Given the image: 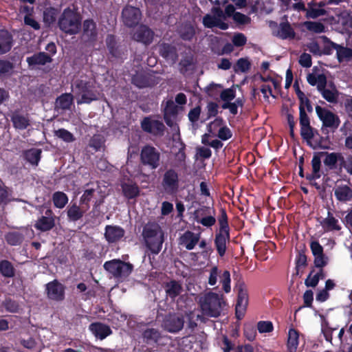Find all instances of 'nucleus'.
Returning <instances> with one entry per match:
<instances>
[{
	"mask_svg": "<svg viewBox=\"0 0 352 352\" xmlns=\"http://www.w3.org/2000/svg\"><path fill=\"white\" fill-rule=\"evenodd\" d=\"M146 248L153 254H158L164 241V232L156 221H148L142 227L141 234Z\"/></svg>",
	"mask_w": 352,
	"mask_h": 352,
	"instance_id": "nucleus-1",
	"label": "nucleus"
},
{
	"mask_svg": "<svg viewBox=\"0 0 352 352\" xmlns=\"http://www.w3.org/2000/svg\"><path fill=\"white\" fill-rule=\"evenodd\" d=\"M58 26L67 34H77L82 27V16L76 9L67 7L63 10L60 16Z\"/></svg>",
	"mask_w": 352,
	"mask_h": 352,
	"instance_id": "nucleus-2",
	"label": "nucleus"
},
{
	"mask_svg": "<svg viewBox=\"0 0 352 352\" xmlns=\"http://www.w3.org/2000/svg\"><path fill=\"white\" fill-rule=\"evenodd\" d=\"M202 313L209 317L220 316L223 305H225L223 295L210 292L199 300Z\"/></svg>",
	"mask_w": 352,
	"mask_h": 352,
	"instance_id": "nucleus-3",
	"label": "nucleus"
},
{
	"mask_svg": "<svg viewBox=\"0 0 352 352\" xmlns=\"http://www.w3.org/2000/svg\"><path fill=\"white\" fill-rule=\"evenodd\" d=\"M316 112L318 118L322 123L321 131L322 134L327 135V137H328L329 133V129L331 132L334 133L339 127L341 121L338 115L319 105L316 107Z\"/></svg>",
	"mask_w": 352,
	"mask_h": 352,
	"instance_id": "nucleus-4",
	"label": "nucleus"
},
{
	"mask_svg": "<svg viewBox=\"0 0 352 352\" xmlns=\"http://www.w3.org/2000/svg\"><path fill=\"white\" fill-rule=\"evenodd\" d=\"M104 269L116 278H126L133 270V265L120 259H112L106 261Z\"/></svg>",
	"mask_w": 352,
	"mask_h": 352,
	"instance_id": "nucleus-5",
	"label": "nucleus"
},
{
	"mask_svg": "<svg viewBox=\"0 0 352 352\" xmlns=\"http://www.w3.org/2000/svg\"><path fill=\"white\" fill-rule=\"evenodd\" d=\"M140 162L142 165L155 170L160 165V153L153 146L146 144L140 151Z\"/></svg>",
	"mask_w": 352,
	"mask_h": 352,
	"instance_id": "nucleus-6",
	"label": "nucleus"
},
{
	"mask_svg": "<svg viewBox=\"0 0 352 352\" xmlns=\"http://www.w3.org/2000/svg\"><path fill=\"white\" fill-rule=\"evenodd\" d=\"M161 186L163 191L170 195H175L179 188V173L174 168H168L162 175Z\"/></svg>",
	"mask_w": 352,
	"mask_h": 352,
	"instance_id": "nucleus-7",
	"label": "nucleus"
},
{
	"mask_svg": "<svg viewBox=\"0 0 352 352\" xmlns=\"http://www.w3.org/2000/svg\"><path fill=\"white\" fill-rule=\"evenodd\" d=\"M236 288L237 289V300L235 307V315L238 320H241L244 316L248 305V292L244 282H239Z\"/></svg>",
	"mask_w": 352,
	"mask_h": 352,
	"instance_id": "nucleus-8",
	"label": "nucleus"
},
{
	"mask_svg": "<svg viewBox=\"0 0 352 352\" xmlns=\"http://www.w3.org/2000/svg\"><path fill=\"white\" fill-rule=\"evenodd\" d=\"M219 276L220 282L222 284L223 289L226 293L230 292V273L228 270H224L222 273L219 270L217 266H214L210 271V275L208 278V284L211 286H214L217 283V278Z\"/></svg>",
	"mask_w": 352,
	"mask_h": 352,
	"instance_id": "nucleus-9",
	"label": "nucleus"
},
{
	"mask_svg": "<svg viewBox=\"0 0 352 352\" xmlns=\"http://www.w3.org/2000/svg\"><path fill=\"white\" fill-rule=\"evenodd\" d=\"M45 294L47 298L56 302H61L65 298L66 287L54 279L45 285Z\"/></svg>",
	"mask_w": 352,
	"mask_h": 352,
	"instance_id": "nucleus-10",
	"label": "nucleus"
},
{
	"mask_svg": "<svg viewBox=\"0 0 352 352\" xmlns=\"http://www.w3.org/2000/svg\"><path fill=\"white\" fill-rule=\"evenodd\" d=\"M75 88L81 94L80 101L78 103L90 104L92 101L98 100L97 95L91 89L90 82L78 79L74 82Z\"/></svg>",
	"mask_w": 352,
	"mask_h": 352,
	"instance_id": "nucleus-11",
	"label": "nucleus"
},
{
	"mask_svg": "<svg viewBox=\"0 0 352 352\" xmlns=\"http://www.w3.org/2000/svg\"><path fill=\"white\" fill-rule=\"evenodd\" d=\"M122 19L125 26L135 27L142 19V12L137 7L127 5L122 10Z\"/></svg>",
	"mask_w": 352,
	"mask_h": 352,
	"instance_id": "nucleus-12",
	"label": "nucleus"
},
{
	"mask_svg": "<svg viewBox=\"0 0 352 352\" xmlns=\"http://www.w3.org/2000/svg\"><path fill=\"white\" fill-rule=\"evenodd\" d=\"M58 217L51 208L45 211L44 215H41L36 221L34 226L36 230L42 232L52 230L56 226V220Z\"/></svg>",
	"mask_w": 352,
	"mask_h": 352,
	"instance_id": "nucleus-13",
	"label": "nucleus"
},
{
	"mask_svg": "<svg viewBox=\"0 0 352 352\" xmlns=\"http://www.w3.org/2000/svg\"><path fill=\"white\" fill-rule=\"evenodd\" d=\"M140 126L143 131L156 136L163 135L166 129L162 121L152 119L151 116L144 117L140 122Z\"/></svg>",
	"mask_w": 352,
	"mask_h": 352,
	"instance_id": "nucleus-14",
	"label": "nucleus"
},
{
	"mask_svg": "<svg viewBox=\"0 0 352 352\" xmlns=\"http://www.w3.org/2000/svg\"><path fill=\"white\" fill-rule=\"evenodd\" d=\"M184 324V319L182 316L175 313H170L165 316L162 326L168 332L175 333L181 331Z\"/></svg>",
	"mask_w": 352,
	"mask_h": 352,
	"instance_id": "nucleus-15",
	"label": "nucleus"
},
{
	"mask_svg": "<svg viewBox=\"0 0 352 352\" xmlns=\"http://www.w3.org/2000/svg\"><path fill=\"white\" fill-rule=\"evenodd\" d=\"M132 83L138 88L150 87L157 84L154 75L146 72H137L131 78Z\"/></svg>",
	"mask_w": 352,
	"mask_h": 352,
	"instance_id": "nucleus-16",
	"label": "nucleus"
},
{
	"mask_svg": "<svg viewBox=\"0 0 352 352\" xmlns=\"http://www.w3.org/2000/svg\"><path fill=\"white\" fill-rule=\"evenodd\" d=\"M155 33L146 25L142 24L133 34V40L145 45H149L153 41Z\"/></svg>",
	"mask_w": 352,
	"mask_h": 352,
	"instance_id": "nucleus-17",
	"label": "nucleus"
},
{
	"mask_svg": "<svg viewBox=\"0 0 352 352\" xmlns=\"http://www.w3.org/2000/svg\"><path fill=\"white\" fill-rule=\"evenodd\" d=\"M229 231H217L215 233L214 244L219 257H223L227 251V244L230 243Z\"/></svg>",
	"mask_w": 352,
	"mask_h": 352,
	"instance_id": "nucleus-18",
	"label": "nucleus"
},
{
	"mask_svg": "<svg viewBox=\"0 0 352 352\" xmlns=\"http://www.w3.org/2000/svg\"><path fill=\"white\" fill-rule=\"evenodd\" d=\"M179 107H178L172 100H168L163 109V117L166 124L169 127H173L179 113Z\"/></svg>",
	"mask_w": 352,
	"mask_h": 352,
	"instance_id": "nucleus-19",
	"label": "nucleus"
},
{
	"mask_svg": "<svg viewBox=\"0 0 352 352\" xmlns=\"http://www.w3.org/2000/svg\"><path fill=\"white\" fill-rule=\"evenodd\" d=\"M10 118L13 127L16 130H25L30 126L28 115L23 113L19 109L12 111Z\"/></svg>",
	"mask_w": 352,
	"mask_h": 352,
	"instance_id": "nucleus-20",
	"label": "nucleus"
},
{
	"mask_svg": "<svg viewBox=\"0 0 352 352\" xmlns=\"http://www.w3.org/2000/svg\"><path fill=\"white\" fill-rule=\"evenodd\" d=\"M319 154H320L322 157H324L323 163L324 166L328 167L330 170L336 168L338 162H339V166L340 167L341 162L343 161V155L342 153L320 151Z\"/></svg>",
	"mask_w": 352,
	"mask_h": 352,
	"instance_id": "nucleus-21",
	"label": "nucleus"
},
{
	"mask_svg": "<svg viewBox=\"0 0 352 352\" xmlns=\"http://www.w3.org/2000/svg\"><path fill=\"white\" fill-rule=\"evenodd\" d=\"M124 234V230L119 226L107 225L105 227L104 238L109 243L119 241Z\"/></svg>",
	"mask_w": 352,
	"mask_h": 352,
	"instance_id": "nucleus-22",
	"label": "nucleus"
},
{
	"mask_svg": "<svg viewBox=\"0 0 352 352\" xmlns=\"http://www.w3.org/2000/svg\"><path fill=\"white\" fill-rule=\"evenodd\" d=\"M52 61L51 56L43 52L35 53L32 56L26 58V62L30 69H34L37 65H45L47 63H52Z\"/></svg>",
	"mask_w": 352,
	"mask_h": 352,
	"instance_id": "nucleus-23",
	"label": "nucleus"
},
{
	"mask_svg": "<svg viewBox=\"0 0 352 352\" xmlns=\"http://www.w3.org/2000/svg\"><path fill=\"white\" fill-rule=\"evenodd\" d=\"M164 288L167 297H169L173 301L181 294L183 291L182 284L178 280H170L164 283Z\"/></svg>",
	"mask_w": 352,
	"mask_h": 352,
	"instance_id": "nucleus-24",
	"label": "nucleus"
},
{
	"mask_svg": "<svg viewBox=\"0 0 352 352\" xmlns=\"http://www.w3.org/2000/svg\"><path fill=\"white\" fill-rule=\"evenodd\" d=\"M89 329L100 340H104L112 333L109 326L98 322L91 323Z\"/></svg>",
	"mask_w": 352,
	"mask_h": 352,
	"instance_id": "nucleus-25",
	"label": "nucleus"
},
{
	"mask_svg": "<svg viewBox=\"0 0 352 352\" xmlns=\"http://www.w3.org/2000/svg\"><path fill=\"white\" fill-rule=\"evenodd\" d=\"M160 55L164 59L175 63L178 58L177 50L175 46L163 43L159 46Z\"/></svg>",
	"mask_w": 352,
	"mask_h": 352,
	"instance_id": "nucleus-26",
	"label": "nucleus"
},
{
	"mask_svg": "<svg viewBox=\"0 0 352 352\" xmlns=\"http://www.w3.org/2000/svg\"><path fill=\"white\" fill-rule=\"evenodd\" d=\"M327 84L322 85V82H321L320 85V88L318 91L327 102L330 103H337L339 97V91L333 83L331 85V89H327Z\"/></svg>",
	"mask_w": 352,
	"mask_h": 352,
	"instance_id": "nucleus-27",
	"label": "nucleus"
},
{
	"mask_svg": "<svg viewBox=\"0 0 352 352\" xmlns=\"http://www.w3.org/2000/svg\"><path fill=\"white\" fill-rule=\"evenodd\" d=\"M13 45V36L8 30H0V54L10 52Z\"/></svg>",
	"mask_w": 352,
	"mask_h": 352,
	"instance_id": "nucleus-28",
	"label": "nucleus"
},
{
	"mask_svg": "<svg viewBox=\"0 0 352 352\" xmlns=\"http://www.w3.org/2000/svg\"><path fill=\"white\" fill-rule=\"evenodd\" d=\"M320 224L324 232L339 231L341 230L338 220L333 217V214L329 210L327 212V217L322 219L320 221Z\"/></svg>",
	"mask_w": 352,
	"mask_h": 352,
	"instance_id": "nucleus-29",
	"label": "nucleus"
},
{
	"mask_svg": "<svg viewBox=\"0 0 352 352\" xmlns=\"http://www.w3.org/2000/svg\"><path fill=\"white\" fill-rule=\"evenodd\" d=\"M199 241V235L187 230L180 237V243L188 250H192Z\"/></svg>",
	"mask_w": 352,
	"mask_h": 352,
	"instance_id": "nucleus-30",
	"label": "nucleus"
},
{
	"mask_svg": "<svg viewBox=\"0 0 352 352\" xmlns=\"http://www.w3.org/2000/svg\"><path fill=\"white\" fill-rule=\"evenodd\" d=\"M321 158L322 156L319 154V152L314 153L311 160L312 173L306 175L307 180L312 181L319 179L321 177Z\"/></svg>",
	"mask_w": 352,
	"mask_h": 352,
	"instance_id": "nucleus-31",
	"label": "nucleus"
},
{
	"mask_svg": "<svg viewBox=\"0 0 352 352\" xmlns=\"http://www.w3.org/2000/svg\"><path fill=\"white\" fill-rule=\"evenodd\" d=\"M105 41L109 54L114 58H121L123 53L117 44L116 36L113 34H108Z\"/></svg>",
	"mask_w": 352,
	"mask_h": 352,
	"instance_id": "nucleus-32",
	"label": "nucleus"
},
{
	"mask_svg": "<svg viewBox=\"0 0 352 352\" xmlns=\"http://www.w3.org/2000/svg\"><path fill=\"white\" fill-rule=\"evenodd\" d=\"M276 36L282 39H294L296 36V32L290 23L286 21L279 24Z\"/></svg>",
	"mask_w": 352,
	"mask_h": 352,
	"instance_id": "nucleus-33",
	"label": "nucleus"
},
{
	"mask_svg": "<svg viewBox=\"0 0 352 352\" xmlns=\"http://www.w3.org/2000/svg\"><path fill=\"white\" fill-rule=\"evenodd\" d=\"M42 151L40 148H32L23 152V158L33 166H37L41 158Z\"/></svg>",
	"mask_w": 352,
	"mask_h": 352,
	"instance_id": "nucleus-34",
	"label": "nucleus"
},
{
	"mask_svg": "<svg viewBox=\"0 0 352 352\" xmlns=\"http://www.w3.org/2000/svg\"><path fill=\"white\" fill-rule=\"evenodd\" d=\"M334 195L338 201L347 202L352 199V189L347 185H341L335 189Z\"/></svg>",
	"mask_w": 352,
	"mask_h": 352,
	"instance_id": "nucleus-35",
	"label": "nucleus"
},
{
	"mask_svg": "<svg viewBox=\"0 0 352 352\" xmlns=\"http://www.w3.org/2000/svg\"><path fill=\"white\" fill-rule=\"evenodd\" d=\"M85 212L76 203H73L67 207V219L69 221H78L83 217Z\"/></svg>",
	"mask_w": 352,
	"mask_h": 352,
	"instance_id": "nucleus-36",
	"label": "nucleus"
},
{
	"mask_svg": "<svg viewBox=\"0 0 352 352\" xmlns=\"http://www.w3.org/2000/svg\"><path fill=\"white\" fill-rule=\"evenodd\" d=\"M179 37L185 41H191L195 36L196 31L190 23H185L178 30Z\"/></svg>",
	"mask_w": 352,
	"mask_h": 352,
	"instance_id": "nucleus-37",
	"label": "nucleus"
},
{
	"mask_svg": "<svg viewBox=\"0 0 352 352\" xmlns=\"http://www.w3.org/2000/svg\"><path fill=\"white\" fill-rule=\"evenodd\" d=\"M195 60L192 54H186L183 56L179 63V72L182 74H186L188 72L192 69L195 65Z\"/></svg>",
	"mask_w": 352,
	"mask_h": 352,
	"instance_id": "nucleus-38",
	"label": "nucleus"
},
{
	"mask_svg": "<svg viewBox=\"0 0 352 352\" xmlns=\"http://www.w3.org/2000/svg\"><path fill=\"white\" fill-rule=\"evenodd\" d=\"M83 34L89 39L94 40L97 36L96 23L92 19H86L82 23Z\"/></svg>",
	"mask_w": 352,
	"mask_h": 352,
	"instance_id": "nucleus-39",
	"label": "nucleus"
},
{
	"mask_svg": "<svg viewBox=\"0 0 352 352\" xmlns=\"http://www.w3.org/2000/svg\"><path fill=\"white\" fill-rule=\"evenodd\" d=\"M299 344L298 331L293 328L289 329L287 346L289 352H296Z\"/></svg>",
	"mask_w": 352,
	"mask_h": 352,
	"instance_id": "nucleus-40",
	"label": "nucleus"
},
{
	"mask_svg": "<svg viewBox=\"0 0 352 352\" xmlns=\"http://www.w3.org/2000/svg\"><path fill=\"white\" fill-rule=\"evenodd\" d=\"M142 337L146 344H151L158 342L161 338V333L156 329L148 328L143 331Z\"/></svg>",
	"mask_w": 352,
	"mask_h": 352,
	"instance_id": "nucleus-41",
	"label": "nucleus"
},
{
	"mask_svg": "<svg viewBox=\"0 0 352 352\" xmlns=\"http://www.w3.org/2000/svg\"><path fill=\"white\" fill-rule=\"evenodd\" d=\"M300 135L304 140L307 142V143H311V141L315 136H318L320 140L323 138L320 135L318 131L311 125L300 127Z\"/></svg>",
	"mask_w": 352,
	"mask_h": 352,
	"instance_id": "nucleus-42",
	"label": "nucleus"
},
{
	"mask_svg": "<svg viewBox=\"0 0 352 352\" xmlns=\"http://www.w3.org/2000/svg\"><path fill=\"white\" fill-rule=\"evenodd\" d=\"M73 100V96L71 94H63L57 98L56 106L63 110H67L71 108Z\"/></svg>",
	"mask_w": 352,
	"mask_h": 352,
	"instance_id": "nucleus-43",
	"label": "nucleus"
},
{
	"mask_svg": "<svg viewBox=\"0 0 352 352\" xmlns=\"http://www.w3.org/2000/svg\"><path fill=\"white\" fill-rule=\"evenodd\" d=\"M5 239L10 245H20L24 241V234L17 231L9 232L5 235Z\"/></svg>",
	"mask_w": 352,
	"mask_h": 352,
	"instance_id": "nucleus-44",
	"label": "nucleus"
},
{
	"mask_svg": "<svg viewBox=\"0 0 352 352\" xmlns=\"http://www.w3.org/2000/svg\"><path fill=\"white\" fill-rule=\"evenodd\" d=\"M96 188H86L83 194L80 198V204L82 206V208H85V210H88L89 208V203L93 200L94 198L96 197Z\"/></svg>",
	"mask_w": 352,
	"mask_h": 352,
	"instance_id": "nucleus-45",
	"label": "nucleus"
},
{
	"mask_svg": "<svg viewBox=\"0 0 352 352\" xmlns=\"http://www.w3.org/2000/svg\"><path fill=\"white\" fill-rule=\"evenodd\" d=\"M52 201L54 206L59 209L63 208L68 203V196L62 191H56L52 195Z\"/></svg>",
	"mask_w": 352,
	"mask_h": 352,
	"instance_id": "nucleus-46",
	"label": "nucleus"
},
{
	"mask_svg": "<svg viewBox=\"0 0 352 352\" xmlns=\"http://www.w3.org/2000/svg\"><path fill=\"white\" fill-rule=\"evenodd\" d=\"M123 195L129 199H134L139 196L140 190L137 184H123L122 185Z\"/></svg>",
	"mask_w": 352,
	"mask_h": 352,
	"instance_id": "nucleus-47",
	"label": "nucleus"
},
{
	"mask_svg": "<svg viewBox=\"0 0 352 352\" xmlns=\"http://www.w3.org/2000/svg\"><path fill=\"white\" fill-rule=\"evenodd\" d=\"M0 274L6 278H12L15 275V269L12 263L8 260L0 261Z\"/></svg>",
	"mask_w": 352,
	"mask_h": 352,
	"instance_id": "nucleus-48",
	"label": "nucleus"
},
{
	"mask_svg": "<svg viewBox=\"0 0 352 352\" xmlns=\"http://www.w3.org/2000/svg\"><path fill=\"white\" fill-rule=\"evenodd\" d=\"M307 80L308 83L311 86H317L318 91L320 89V83L322 82V85L327 84V79L324 74L316 75L314 74H309L307 76Z\"/></svg>",
	"mask_w": 352,
	"mask_h": 352,
	"instance_id": "nucleus-49",
	"label": "nucleus"
},
{
	"mask_svg": "<svg viewBox=\"0 0 352 352\" xmlns=\"http://www.w3.org/2000/svg\"><path fill=\"white\" fill-rule=\"evenodd\" d=\"M54 135L67 143H71L76 140L75 136L63 128L54 131Z\"/></svg>",
	"mask_w": 352,
	"mask_h": 352,
	"instance_id": "nucleus-50",
	"label": "nucleus"
},
{
	"mask_svg": "<svg viewBox=\"0 0 352 352\" xmlns=\"http://www.w3.org/2000/svg\"><path fill=\"white\" fill-rule=\"evenodd\" d=\"M214 210V208L205 206L198 208L195 210L193 213V218L195 221L199 223L201 221V218H205Z\"/></svg>",
	"mask_w": 352,
	"mask_h": 352,
	"instance_id": "nucleus-51",
	"label": "nucleus"
},
{
	"mask_svg": "<svg viewBox=\"0 0 352 352\" xmlns=\"http://www.w3.org/2000/svg\"><path fill=\"white\" fill-rule=\"evenodd\" d=\"M336 47V56L339 63L342 62L344 59L350 58L352 56L351 49L338 44Z\"/></svg>",
	"mask_w": 352,
	"mask_h": 352,
	"instance_id": "nucleus-52",
	"label": "nucleus"
},
{
	"mask_svg": "<svg viewBox=\"0 0 352 352\" xmlns=\"http://www.w3.org/2000/svg\"><path fill=\"white\" fill-rule=\"evenodd\" d=\"M219 228L217 231H230L228 224V218L226 211L223 208H221L220 215L218 218Z\"/></svg>",
	"mask_w": 352,
	"mask_h": 352,
	"instance_id": "nucleus-53",
	"label": "nucleus"
},
{
	"mask_svg": "<svg viewBox=\"0 0 352 352\" xmlns=\"http://www.w3.org/2000/svg\"><path fill=\"white\" fill-rule=\"evenodd\" d=\"M316 3L314 1H311L308 3V10H307V17L311 19H316L320 16H324L326 14L327 12L324 9L322 8H315L313 6H316Z\"/></svg>",
	"mask_w": 352,
	"mask_h": 352,
	"instance_id": "nucleus-54",
	"label": "nucleus"
},
{
	"mask_svg": "<svg viewBox=\"0 0 352 352\" xmlns=\"http://www.w3.org/2000/svg\"><path fill=\"white\" fill-rule=\"evenodd\" d=\"M305 25L307 29L314 33H322L325 31V26L323 23L316 21H306Z\"/></svg>",
	"mask_w": 352,
	"mask_h": 352,
	"instance_id": "nucleus-55",
	"label": "nucleus"
},
{
	"mask_svg": "<svg viewBox=\"0 0 352 352\" xmlns=\"http://www.w3.org/2000/svg\"><path fill=\"white\" fill-rule=\"evenodd\" d=\"M14 69V65L8 60L0 59V77L9 75Z\"/></svg>",
	"mask_w": 352,
	"mask_h": 352,
	"instance_id": "nucleus-56",
	"label": "nucleus"
},
{
	"mask_svg": "<svg viewBox=\"0 0 352 352\" xmlns=\"http://www.w3.org/2000/svg\"><path fill=\"white\" fill-rule=\"evenodd\" d=\"M339 19L343 26L352 28V12L350 10H344L338 14Z\"/></svg>",
	"mask_w": 352,
	"mask_h": 352,
	"instance_id": "nucleus-57",
	"label": "nucleus"
},
{
	"mask_svg": "<svg viewBox=\"0 0 352 352\" xmlns=\"http://www.w3.org/2000/svg\"><path fill=\"white\" fill-rule=\"evenodd\" d=\"M322 39L324 41V45L323 49L322 50V55L332 54L333 51L334 50H336V48H337L336 45H338V44L331 41L326 36H323Z\"/></svg>",
	"mask_w": 352,
	"mask_h": 352,
	"instance_id": "nucleus-58",
	"label": "nucleus"
},
{
	"mask_svg": "<svg viewBox=\"0 0 352 352\" xmlns=\"http://www.w3.org/2000/svg\"><path fill=\"white\" fill-rule=\"evenodd\" d=\"M104 140L100 135H94L89 140V147L94 148L95 151H98L102 146Z\"/></svg>",
	"mask_w": 352,
	"mask_h": 352,
	"instance_id": "nucleus-59",
	"label": "nucleus"
},
{
	"mask_svg": "<svg viewBox=\"0 0 352 352\" xmlns=\"http://www.w3.org/2000/svg\"><path fill=\"white\" fill-rule=\"evenodd\" d=\"M3 305L6 311L10 313H17L19 309V304L14 300H12L10 298H6L3 302Z\"/></svg>",
	"mask_w": 352,
	"mask_h": 352,
	"instance_id": "nucleus-60",
	"label": "nucleus"
},
{
	"mask_svg": "<svg viewBox=\"0 0 352 352\" xmlns=\"http://www.w3.org/2000/svg\"><path fill=\"white\" fill-rule=\"evenodd\" d=\"M215 214H216L215 210H214L209 214H208L205 218H201V221L199 223H200L202 226L207 227V228L212 227L216 223Z\"/></svg>",
	"mask_w": 352,
	"mask_h": 352,
	"instance_id": "nucleus-61",
	"label": "nucleus"
},
{
	"mask_svg": "<svg viewBox=\"0 0 352 352\" xmlns=\"http://www.w3.org/2000/svg\"><path fill=\"white\" fill-rule=\"evenodd\" d=\"M257 329L259 333H270L274 330L273 324L271 321H259L257 323Z\"/></svg>",
	"mask_w": 352,
	"mask_h": 352,
	"instance_id": "nucleus-62",
	"label": "nucleus"
},
{
	"mask_svg": "<svg viewBox=\"0 0 352 352\" xmlns=\"http://www.w3.org/2000/svg\"><path fill=\"white\" fill-rule=\"evenodd\" d=\"M236 67V71L239 70L241 72L245 73L250 70L251 63L247 58H241L237 60Z\"/></svg>",
	"mask_w": 352,
	"mask_h": 352,
	"instance_id": "nucleus-63",
	"label": "nucleus"
},
{
	"mask_svg": "<svg viewBox=\"0 0 352 352\" xmlns=\"http://www.w3.org/2000/svg\"><path fill=\"white\" fill-rule=\"evenodd\" d=\"M201 112V108L199 105L191 109L188 114L189 121L192 124L196 123L199 119Z\"/></svg>",
	"mask_w": 352,
	"mask_h": 352,
	"instance_id": "nucleus-64",
	"label": "nucleus"
}]
</instances>
